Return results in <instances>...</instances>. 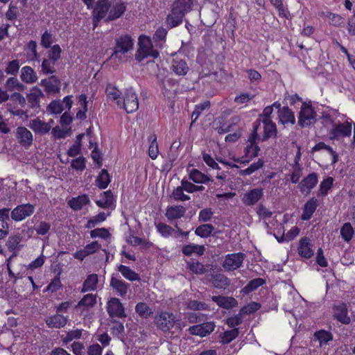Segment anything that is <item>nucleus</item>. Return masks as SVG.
I'll return each instance as SVG.
<instances>
[{"mask_svg": "<svg viewBox=\"0 0 355 355\" xmlns=\"http://www.w3.org/2000/svg\"><path fill=\"white\" fill-rule=\"evenodd\" d=\"M261 307V305L258 302H252L243 307H242L240 310L241 314H243L244 316L245 315H250L254 312H256L257 310H259Z\"/></svg>", "mask_w": 355, "mask_h": 355, "instance_id": "nucleus-57", "label": "nucleus"}, {"mask_svg": "<svg viewBox=\"0 0 355 355\" xmlns=\"http://www.w3.org/2000/svg\"><path fill=\"white\" fill-rule=\"evenodd\" d=\"M239 335V329L234 328L233 329L225 331L221 336V342L223 344H228L235 339Z\"/></svg>", "mask_w": 355, "mask_h": 355, "instance_id": "nucleus-55", "label": "nucleus"}, {"mask_svg": "<svg viewBox=\"0 0 355 355\" xmlns=\"http://www.w3.org/2000/svg\"><path fill=\"white\" fill-rule=\"evenodd\" d=\"M40 84L48 93H58L60 89V82L55 76L42 80Z\"/></svg>", "mask_w": 355, "mask_h": 355, "instance_id": "nucleus-22", "label": "nucleus"}, {"mask_svg": "<svg viewBox=\"0 0 355 355\" xmlns=\"http://www.w3.org/2000/svg\"><path fill=\"white\" fill-rule=\"evenodd\" d=\"M334 179L331 177H328L322 180L320 184V189L318 196H325L327 195L329 190L333 185Z\"/></svg>", "mask_w": 355, "mask_h": 355, "instance_id": "nucleus-51", "label": "nucleus"}, {"mask_svg": "<svg viewBox=\"0 0 355 355\" xmlns=\"http://www.w3.org/2000/svg\"><path fill=\"white\" fill-rule=\"evenodd\" d=\"M89 197L86 194H83L71 199L68 202V205L73 210L78 211L81 209L84 205L89 204Z\"/></svg>", "mask_w": 355, "mask_h": 355, "instance_id": "nucleus-31", "label": "nucleus"}, {"mask_svg": "<svg viewBox=\"0 0 355 355\" xmlns=\"http://www.w3.org/2000/svg\"><path fill=\"white\" fill-rule=\"evenodd\" d=\"M245 254L242 252H237L227 254L223 262L222 266L226 271L235 270L243 265Z\"/></svg>", "mask_w": 355, "mask_h": 355, "instance_id": "nucleus-6", "label": "nucleus"}, {"mask_svg": "<svg viewBox=\"0 0 355 355\" xmlns=\"http://www.w3.org/2000/svg\"><path fill=\"white\" fill-rule=\"evenodd\" d=\"M19 60H14L8 62L5 71L8 74L15 76L19 71Z\"/></svg>", "mask_w": 355, "mask_h": 355, "instance_id": "nucleus-61", "label": "nucleus"}, {"mask_svg": "<svg viewBox=\"0 0 355 355\" xmlns=\"http://www.w3.org/2000/svg\"><path fill=\"white\" fill-rule=\"evenodd\" d=\"M354 230L350 223H345L340 228V236L347 243H349L353 238Z\"/></svg>", "mask_w": 355, "mask_h": 355, "instance_id": "nucleus-42", "label": "nucleus"}, {"mask_svg": "<svg viewBox=\"0 0 355 355\" xmlns=\"http://www.w3.org/2000/svg\"><path fill=\"white\" fill-rule=\"evenodd\" d=\"M299 232V228L297 226H294L286 234L283 233L281 237H278L275 234V236L279 242H283L284 241H289L296 237Z\"/></svg>", "mask_w": 355, "mask_h": 355, "instance_id": "nucleus-52", "label": "nucleus"}, {"mask_svg": "<svg viewBox=\"0 0 355 355\" xmlns=\"http://www.w3.org/2000/svg\"><path fill=\"white\" fill-rule=\"evenodd\" d=\"M215 327L216 325L213 322H203L190 327L188 329V331L190 334L193 336L205 337L214 331Z\"/></svg>", "mask_w": 355, "mask_h": 355, "instance_id": "nucleus-11", "label": "nucleus"}, {"mask_svg": "<svg viewBox=\"0 0 355 355\" xmlns=\"http://www.w3.org/2000/svg\"><path fill=\"white\" fill-rule=\"evenodd\" d=\"M318 175L315 173L309 174L300 183V189L302 193H309L318 183Z\"/></svg>", "mask_w": 355, "mask_h": 355, "instance_id": "nucleus-18", "label": "nucleus"}, {"mask_svg": "<svg viewBox=\"0 0 355 355\" xmlns=\"http://www.w3.org/2000/svg\"><path fill=\"white\" fill-rule=\"evenodd\" d=\"M279 122L282 124L291 123L294 124L295 118L293 112L288 107H283L278 112Z\"/></svg>", "mask_w": 355, "mask_h": 355, "instance_id": "nucleus-30", "label": "nucleus"}, {"mask_svg": "<svg viewBox=\"0 0 355 355\" xmlns=\"http://www.w3.org/2000/svg\"><path fill=\"white\" fill-rule=\"evenodd\" d=\"M214 230V227L211 224H204L198 226L195 231V233L201 237H207L209 236L213 230Z\"/></svg>", "mask_w": 355, "mask_h": 355, "instance_id": "nucleus-53", "label": "nucleus"}, {"mask_svg": "<svg viewBox=\"0 0 355 355\" xmlns=\"http://www.w3.org/2000/svg\"><path fill=\"white\" fill-rule=\"evenodd\" d=\"M193 1L194 0H175L172 6L176 10H179L187 14L191 11Z\"/></svg>", "mask_w": 355, "mask_h": 355, "instance_id": "nucleus-40", "label": "nucleus"}, {"mask_svg": "<svg viewBox=\"0 0 355 355\" xmlns=\"http://www.w3.org/2000/svg\"><path fill=\"white\" fill-rule=\"evenodd\" d=\"M118 270L122 274V275L125 279L130 281H135L139 280L140 279L139 274H137V272H135L134 270H132L131 268L126 266H119Z\"/></svg>", "mask_w": 355, "mask_h": 355, "instance_id": "nucleus-41", "label": "nucleus"}, {"mask_svg": "<svg viewBox=\"0 0 355 355\" xmlns=\"http://www.w3.org/2000/svg\"><path fill=\"white\" fill-rule=\"evenodd\" d=\"M126 10L125 4L121 0L110 3V7L105 21H114L121 17Z\"/></svg>", "mask_w": 355, "mask_h": 355, "instance_id": "nucleus-13", "label": "nucleus"}, {"mask_svg": "<svg viewBox=\"0 0 355 355\" xmlns=\"http://www.w3.org/2000/svg\"><path fill=\"white\" fill-rule=\"evenodd\" d=\"M314 337L319 341L320 347L327 345L329 341L333 340L332 334L325 330L315 331Z\"/></svg>", "mask_w": 355, "mask_h": 355, "instance_id": "nucleus-39", "label": "nucleus"}, {"mask_svg": "<svg viewBox=\"0 0 355 355\" xmlns=\"http://www.w3.org/2000/svg\"><path fill=\"white\" fill-rule=\"evenodd\" d=\"M265 284V280L262 278H256L251 280L243 288V292L245 293H249L256 290L259 286Z\"/></svg>", "mask_w": 355, "mask_h": 355, "instance_id": "nucleus-49", "label": "nucleus"}, {"mask_svg": "<svg viewBox=\"0 0 355 355\" xmlns=\"http://www.w3.org/2000/svg\"><path fill=\"white\" fill-rule=\"evenodd\" d=\"M105 93L108 98L114 101L119 107H122L121 92L117 88L112 85H108Z\"/></svg>", "mask_w": 355, "mask_h": 355, "instance_id": "nucleus-37", "label": "nucleus"}, {"mask_svg": "<svg viewBox=\"0 0 355 355\" xmlns=\"http://www.w3.org/2000/svg\"><path fill=\"white\" fill-rule=\"evenodd\" d=\"M150 145L148 149V155L153 159H155L159 154L158 144L157 142V136L155 135H151L149 138Z\"/></svg>", "mask_w": 355, "mask_h": 355, "instance_id": "nucleus-48", "label": "nucleus"}, {"mask_svg": "<svg viewBox=\"0 0 355 355\" xmlns=\"http://www.w3.org/2000/svg\"><path fill=\"white\" fill-rule=\"evenodd\" d=\"M121 104V108H123L127 113H132L138 110V97L132 88L125 89Z\"/></svg>", "mask_w": 355, "mask_h": 355, "instance_id": "nucleus-4", "label": "nucleus"}, {"mask_svg": "<svg viewBox=\"0 0 355 355\" xmlns=\"http://www.w3.org/2000/svg\"><path fill=\"white\" fill-rule=\"evenodd\" d=\"M263 123V140H266L272 136H275L277 132L276 125L271 119H262Z\"/></svg>", "mask_w": 355, "mask_h": 355, "instance_id": "nucleus-34", "label": "nucleus"}, {"mask_svg": "<svg viewBox=\"0 0 355 355\" xmlns=\"http://www.w3.org/2000/svg\"><path fill=\"white\" fill-rule=\"evenodd\" d=\"M110 286L116 291L120 296H124L129 288V284L121 279L116 277H112Z\"/></svg>", "mask_w": 355, "mask_h": 355, "instance_id": "nucleus-33", "label": "nucleus"}, {"mask_svg": "<svg viewBox=\"0 0 355 355\" xmlns=\"http://www.w3.org/2000/svg\"><path fill=\"white\" fill-rule=\"evenodd\" d=\"M135 311L143 318H148L153 313L151 308L145 302H139L137 304Z\"/></svg>", "mask_w": 355, "mask_h": 355, "instance_id": "nucleus-46", "label": "nucleus"}, {"mask_svg": "<svg viewBox=\"0 0 355 355\" xmlns=\"http://www.w3.org/2000/svg\"><path fill=\"white\" fill-rule=\"evenodd\" d=\"M55 62L49 58H44L42 62V71L45 74H52L55 72Z\"/></svg>", "mask_w": 355, "mask_h": 355, "instance_id": "nucleus-54", "label": "nucleus"}, {"mask_svg": "<svg viewBox=\"0 0 355 355\" xmlns=\"http://www.w3.org/2000/svg\"><path fill=\"white\" fill-rule=\"evenodd\" d=\"M68 322V318L60 313H56L45 319L48 327L51 329H60L64 327Z\"/></svg>", "mask_w": 355, "mask_h": 355, "instance_id": "nucleus-16", "label": "nucleus"}, {"mask_svg": "<svg viewBox=\"0 0 355 355\" xmlns=\"http://www.w3.org/2000/svg\"><path fill=\"white\" fill-rule=\"evenodd\" d=\"M167 35V31L164 28H159L155 31V33L153 36V39L155 40V42L157 43V46H159V47H162L163 44L165 42V38Z\"/></svg>", "mask_w": 355, "mask_h": 355, "instance_id": "nucleus-56", "label": "nucleus"}, {"mask_svg": "<svg viewBox=\"0 0 355 355\" xmlns=\"http://www.w3.org/2000/svg\"><path fill=\"white\" fill-rule=\"evenodd\" d=\"M316 116V113L313 107L306 103H303L300 112L298 123L304 127L311 125Z\"/></svg>", "mask_w": 355, "mask_h": 355, "instance_id": "nucleus-9", "label": "nucleus"}, {"mask_svg": "<svg viewBox=\"0 0 355 355\" xmlns=\"http://www.w3.org/2000/svg\"><path fill=\"white\" fill-rule=\"evenodd\" d=\"M175 321L174 314L168 311H161L155 318V323L157 329L165 333L172 329Z\"/></svg>", "mask_w": 355, "mask_h": 355, "instance_id": "nucleus-3", "label": "nucleus"}, {"mask_svg": "<svg viewBox=\"0 0 355 355\" xmlns=\"http://www.w3.org/2000/svg\"><path fill=\"white\" fill-rule=\"evenodd\" d=\"M322 123L329 128V137L331 140H340L351 135L352 124L348 121L336 122L330 116H325L322 119Z\"/></svg>", "mask_w": 355, "mask_h": 355, "instance_id": "nucleus-1", "label": "nucleus"}, {"mask_svg": "<svg viewBox=\"0 0 355 355\" xmlns=\"http://www.w3.org/2000/svg\"><path fill=\"white\" fill-rule=\"evenodd\" d=\"M96 303V297L94 294H87L79 301L76 306V309L84 307L86 309L93 307Z\"/></svg>", "mask_w": 355, "mask_h": 355, "instance_id": "nucleus-38", "label": "nucleus"}, {"mask_svg": "<svg viewBox=\"0 0 355 355\" xmlns=\"http://www.w3.org/2000/svg\"><path fill=\"white\" fill-rule=\"evenodd\" d=\"M183 191H184V189L182 188V185L180 187H178L175 189L173 190L171 196L176 201L189 200L190 197L184 194Z\"/></svg>", "mask_w": 355, "mask_h": 355, "instance_id": "nucleus-58", "label": "nucleus"}, {"mask_svg": "<svg viewBox=\"0 0 355 355\" xmlns=\"http://www.w3.org/2000/svg\"><path fill=\"white\" fill-rule=\"evenodd\" d=\"M98 277L96 274L89 275L83 284L81 293L94 291L97 288Z\"/></svg>", "mask_w": 355, "mask_h": 355, "instance_id": "nucleus-28", "label": "nucleus"}, {"mask_svg": "<svg viewBox=\"0 0 355 355\" xmlns=\"http://www.w3.org/2000/svg\"><path fill=\"white\" fill-rule=\"evenodd\" d=\"M263 194L261 189H253L244 194L243 202L248 206L254 205L261 198Z\"/></svg>", "mask_w": 355, "mask_h": 355, "instance_id": "nucleus-20", "label": "nucleus"}, {"mask_svg": "<svg viewBox=\"0 0 355 355\" xmlns=\"http://www.w3.org/2000/svg\"><path fill=\"white\" fill-rule=\"evenodd\" d=\"M113 195L111 191H107L103 193L99 200H96V205L101 208H109L113 205Z\"/></svg>", "mask_w": 355, "mask_h": 355, "instance_id": "nucleus-36", "label": "nucleus"}, {"mask_svg": "<svg viewBox=\"0 0 355 355\" xmlns=\"http://www.w3.org/2000/svg\"><path fill=\"white\" fill-rule=\"evenodd\" d=\"M28 127L36 135H44L51 130L50 125L42 121L39 117L31 120L28 123Z\"/></svg>", "mask_w": 355, "mask_h": 355, "instance_id": "nucleus-14", "label": "nucleus"}, {"mask_svg": "<svg viewBox=\"0 0 355 355\" xmlns=\"http://www.w3.org/2000/svg\"><path fill=\"white\" fill-rule=\"evenodd\" d=\"M211 284L216 288L225 289L230 284V280L223 274L219 273L213 275Z\"/></svg>", "mask_w": 355, "mask_h": 355, "instance_id": "nucleus-35", "label": "nucleus"}, {"mask_svg": "<svg viewBox=\"0 0 355 355\" xmlns=\"http://www.w3.org/2000/svg\"><path fill=\"white\" fill-rule=\"evenodd\" d=\"M318 207V200L315 198H311L307 201L303 208V212L301 216L302 220H309L313 216Z\"/></svg>", "mask_w": 355, "mask_h": 355, "instance_id": "nucleus-27", "label": "nucleus"}, {"mask_svg": "<svg viewBox=\"0 0 355 355\" xmlns=\"http://www.w3.org/2000/svg\"><path fill=\"white\" fill-rule=\"evenodd\" d=\"M43 97V93L40 89L37 87H33L30 93L27 95L28 103L31 108L40 107V98Z\"/></svg>", "mask_w": 355, "mask_h": 355, "instance_id": "nucleus-25", "label": "nucleus"}, {"mask_svg": "<svg viewBox=\"0 0 355 355\" xmlns=\"http://www.w3.org/2000/svg\"><path fill=\"white\" fill-rule=\"evenodd\" d=\"M15 136L19 144L25 148H28L33 144L32 132L24 126L17 128Z\"/></svg>", "mask_w": 355, "mask_h": 355, "instance_id": "nucleus-12", "label": "nucleus"}, {"mask_svg": "<svg viewBox=\"0 0 355 355\" xmlns=\"http://www.w3.org/2000/svg\"><path fill=\"white\" fill-rule=\"evenodd\" d=\"M186 14L172 6L171 12L167 16L166 24L170 28L178 26L182 22Z\"/></svg>", "mask_w": 355, "mask_h": 355, "instance_id": "nucleus-23", "label": "nucleus"}, {"mask_svg": "<svg viewBox=\"0 0 355 355\" xmlns=\"http://www.w3.org/2000/svg\"><path fill=\"white\" fill-rule=\"evenodd\" d=\"M171 69L177 76H185L189 68L184 60L176 57L171 62Z\"/></svg>", "mask_w": 355, "mask_h": 355, "instance_id": "nucleus-21", "label": "nucleus"}, {"mask_svg": "<svg viewBox=\"0 0 355 355\" xmlns=\"http://www.w3.org/2000/svg\"><path fill=\"white\" fill-rule=\"evenodd\" d=\"M334 316L337 320L344 324H348L351 322V319L348 316L347 306L343 303L334 306Z\"/></svg>", "mask_w": 355, "mask_h": 355, "instance_id": "nucleus-15", "label": "nucleus"}, {"mask_svg": "<svg viewBox=\"0 0 355 355\" xmlns=\"http://www.w3.org/2000/svg\"><path fill=\"white\" fill-rule=\"evenodd\" d=\"M211 300L216 303L218 306L225 309H230L238 305L237 300L233 297L214 295L211 297Z\"/></svg>", "mask_w": 355, "mask_h": 355, "instance_id": "nucleus-17", "label": "nucleus"}, {"mask_svg": "<svg viewBox=\"0 0 355 355\" xmlns=\"http://www.w3.org/2000/svg\"><path fill=\"white\" fill-rule=\"evenodd\" d=\"M110 182V175L107 171L103 169L96 180V186L101 189H104L107 188Z\"/></svg>", "mask_w": 355, "mask_h": 355, "instance_id": "nucleus-45", "label": "nucleus"}, {"mask_svg": "<svg viewBox=\"0 0 355 355\" xmlns=\"http://www.w3.org/2000/svg\"><path fill=\"white\" fill-rule=\"evenodd\" d=\"M210 106L209 101H205L202 103H200L198 105H196L195 110H193L191 118L193 120V122L196 121L197 119L200 115L201 112L205 110V109L209 108Z\"/></svg>", "mask_w": 355, "mask_h": 355, "instance_id": "nucleus-59", "label": "nucleus"}, {"mask_svg": "<svg viewBox=\"0 0 355 355\" xmlns=\"http://www.w3.org/2000/svg\"><path fill=\"white\" fill-rule=\"evenodd\" d=\"M35 210V207L31 203H25L17 205L10 213L12 220L20 222L31 216Z\"/></svg>", "mask_w": 355, "mask_h": 355, "instance_id": "nucleus-5", "label": "nucleus"}, {"mask_svg": "<svg viewBox=\"0 0 355 355\" xmlns=\"http://www.w3.org/2000/svg\"><path fill=\"white\" fill-rule=\"evenodd\" d=\"M110 1L109 0H98L93 11L94 28L98 26V23L103 19L105 20L109 13Z\"/></svg>", "mask_w": 355, "mask_h": 355, "instance_id": "nucleus-7", "label": "nucleus"}, {"mask_svg": "<svg viewBox=\"0 0 355 355\" xmlns=\"http://www.w3.org/2000/svg\"><path fill=\"white\" fill-rule=\"evenodd\" d=\"M107 311L111 318H125V309L118 298L112 297L107 302Z\"/></svg>", "mask_w": 355, "mask_h": 355, "instance_id": "nucleus-10", "label": "nucleus"}, {"mask_svg": "<svg viewBox=\"0 0 355 355\" xmlns=\"http://www.w3.org/2000/svg\"><path fill=\"white\" fill-rule=\"evenodd\" d=\"M243 318V315L239 311L238 314L229 317L227 319V324L230 327H235L242 323Z\"/></svg>", "mask_w": 355, "mask_h": 355, "instance_id": "nucleus-63", "label": "nucleus"}, {"mask_svg": "<svg viewBox=\"0 0 355 355\" xmlns=\"http://www.w3.org/2000/svg\"><path fill=\"white\" fill-rule=\"evenodd\" d=\"M61 51V48L58 44L53 45L49 51L48 58L56 62L60 58Z\"/></svg>", "mask_w": 355, "mask_h": 355, "instance_id": "nucleus-64", "label": "nucleus"}, {"mask_svg": "<svg viewBox=\"0 0 355 355\" xmlns=\"http://www.w3.org/2000/svg\"><path fill=\"white\" fill-rule=\"evenodd\" d=\"M204 246L194 244L187 245L182 248L183 254L187 256L191 255L193 254L202 255L204 253Z\"/></svg>", "mask_w": 355, "mask_h": 355, "instance_id": "nucleus-47", "label": "nucleus"}, {"mask_svg": "<svg viewBox=\"0 0 355 355\" xmlns=\"http://www.w3.org/2000/svg\"><path fill=\"white\" fill-rule=\"evenodd\" d=\"M155 227L157 231L165 238L171 236L175 231L171 226L161 222L156 223Z\"/></svg>", "mask_w": 355, "mask_h": 355, "instance_id": "nucleus-50", "label": "nucleus"}, {"mask_svg": "<svg viewBox=\"0 0 355 355\" xmlns=\"http://www.w3.org/2000/svg\"><path fill=\"white\" fill-rule=\"evenodd\" d=\"M5 87L6 90L12 92L14 90L17 91H23L24 89V85L21 83L19 80L14 77H10L8 78L6 82Z\"/></svg>", "mask_w": 355, "mask_h": 355, "instance_id": "nucleus-43", "label": "nucleus"}, {"mask_svg": "<svg viewBox=\"0 0 355 355\" xmlns=\"http://www.w3.org/2000/svg\"><path fill=\"white\" fill-rule=\"evenodd\" d=\"M185 212L186 209L183 206L173 205L167 207L165 215L168 220L172 221L183 217Z\"/></svg>", "mask_w": 355, "mask_h": 355, "instance_id": "nucleus-24", "label": "nucleus"}, {"mask_svg": "<svg viewBox=\"0 0 355 355\" xmlns=\"http://www.w3.org/2000/svg\"><path fill=\"white\" fill-rule=\"evenodd\" d=\"M298 253L301 257L309 259L313 255L311 244L307 238L302 239L298 247Z\"/></svg>", "mask_w": 355, "mask_h": 355, "instance_id": "nucleus-29", "label": "nucleus"}, {"mask_svg": "<svg viewBox=\"0 0 355 355\" xmlns=\"http://www.w3.org/2000/svg\"><path fill=\"white\" fill-rule=\"evenodd\" d=\"M139 46L135 55V58L138 61H141L148 57L155 58L159 55L158 51L153 49L151 40L148 36L141 35L139 37Z\"/></svg>", "mask_w": 355, "mask_h": 355, "instance_id": "nucleus-2", "label": "nucleus"}, {"mask_svg": "<svg viewBox=\"0 0 355 355\" xmlns=\"http://www.w3.org/2000/svg\"><path fill=\"white\" fill-rule=\"evenodd\" d=\"M133 47V41L128 35H123L116 40L114 50L112 57L116 56L121 58L119 54L124 55L131 50Z\"/></svg>", "mask_w": 355, "mask_h": 355, "instance_id": "nucleus-8", "label": "nucleus"}, {"mask_svg": "<svg viewBox=\"0 0 355 355\" xmlns=\"http://www.w3.org/2000/svg\"><path fill=\"white\" fill-rule=\"evenodd\" d=\"M20 78L26 84H33L37 80L38 77L32 67L25 66L21 69Z\"/></svg>", "mask_w": 355, "mask_h": 355, "instance_id": "nucleus-26", "label": "nucleus"}, {"mask_svg": "<svg viewBox=\"0 0 355 355\" xmlns=\"http://www.w3.org/2000/svg\"><path fill=\"white\" fill-rule=\"evenodd\" d=\"M327 17L331 19V24L336 27H342L345 25L344 19L338 14L329 12Z\"/></svg>", "mask_w": 355, "mask_h": 355, "instance_id": "nucleus-62", "label": "nucleus"}, {"mask_svg": "<svg viewBox=\"0 0 355 355\" xmlns=\"http://www.w3.org/2000/svg\"><path fill=\"white\" fill-rule=\"evenodd\" d=\"M271 4L277 10L279 16L283 18H288L290 12L283 3V0H269Z\"/></svg>", "mask_w": 355, "mask_h": 355, "instance_id": "nucleus-44", "label": "nucleus"}, {"mask_svg": "<svg viewBox=\"0 0 355 355\" xmlns=\"http://www.w3.org/2000/svg\"><path fill=\"white\" fill-rule=\"evenodd\" d=\"M189 177L191 180L197 184H206L212 181L210 177L196 168L190 171Z\"/></svg>", "mask_w": 355, "mask_h": 355, "instance_id": "nucleus-32", "label": "nucleus"}, {"mask_svg": "<svg viewBox=\"0 0 355 355\" xmlns=\"http://www.w3.org/2000/svg\"><path fill=\"white\" fill-rule=\"evenodd\" d=\"M188 268L192 272L202 275L206 271L204 265L198 261H191L188 263Z\"/></svg>", "mask_w": 355, "mask_h": 355, "instance_id": "nucleus-60", "label": "nucleus"}, {"mask_svg": "<svg viewBox=\"0 0 355 355\" xmlns=\"http://www.w3.org/2000/svg\"><path fill=\"white\" fill-rule=\"evenodd\" d=\"M259 150L260 148L257 144H247L244 150L245 156L242 157L241 159H235V161L241 163H248L258 155Z\"/></svg>", "mask_w": 355, "mask_h": 355, "instance_id": "nucleus-19", "label": "nucleus"}]
</instances>
